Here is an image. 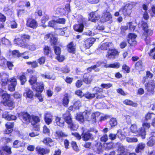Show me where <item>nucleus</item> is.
<instances>
[{
  "label": "nucleus",
  "instance_id": "1",
  "mask_svg": "<svg viewBox=\"0 0 155 155\" xmlns=\"http://www.w3.org/2000/svg\"><path fill=\"white\" fill-rule=\"evenodd\" d=\"M31 38V36L29 35L26 34H21L20 38L15 39V42L20 47L31 51H34L36 49L35 45L34 44H29L26 42L27 41L30 40Z\"/></svg>",
  "mask_w": 155,
  "mask_h": 155
},
{
  "label": "nucleus",
  "instance_id": "2",
  "mask_svg": "<svg viewBox=\"0 0 155 155\" xmlns=\"http://www.w3.org/2000/svg\"><path fill=\"white\" fill-rule=\"evenodd\" d=\"M141 27L143 30L142 37H144V40L147 45H148L150 42L148 38L151 36L153 34V31L151 28H149V26L147 22L144 21H141Z\"/></svg>",
  "mask_w": 155,
  "mask_h": 155
},
{
  "label": "nucleus",
  "instance_id": "3",
  "mask_svg": "<svg viewBox=\"0 0 155 155\" xmlns=\"http://www.w3.org/2000/svg\"><path fill=\"white\" fill-rule=\"evenodd\" d=\"M2 101L0 102V108L2 107V104L4 106L9 107H14L15 102L11 99V95L7 93H4L1 95Z\"/></svg>",
  "mask_w": 155,
  "mask_h": 155
},
{
  "label": "nucleus",
  "instance_id": "4",
  "mask_svg": "<svg viewBox=\"0 0 155 155\" xmlns=\"http://www.w3.org/2000/svg\"><path fill=\"white\" fill-rule=\"evenodd\" d=\"M85 119L87 121L96 122V118L100 115L99 112H96L91 114V110H85L82 113Z\"/></svg>",
  "mask_w": 155,
  "mask_h": 155
},
{
  "label": "nucleus",
  "instance_id": "5",
  "mask_svg": "<svg viewBox=\"0 0 155 155\" xmlns=\"http://www.w3.org/2000/svg\"><path fill=\"white\" fill-rule=\"evenodd\" d=\"M136 5L137 3L134 2L127 3L119 9V12L121 11L124 16L130 15L131 13L132 9L136 6Z\"/></svg>",
  "mask_w": 155,
  "mask_h": 155
},
{
  "label": "nucleus",
  "instance_id": "6",
  "mask_svg": "<svg viewBox=\"0 0 155 155\" xmlns=\"http://www.w3.org/2000/svg\"><path fill=\"white\" fill-rule=\"evenodd\" d=\"M18 117L24 124L28 125L31 122V115L27 111H21L18 113Z\"/></svg>",
  "mask_w": 155,
  "mask_h": 155
},
{
  "label": "nucleus",
  "instance_id": "7",
  "mask_svg": "<svg viewBox=\"0 0 155 155\" xmlns=\"http://www.w3.org/2000/svg\"><path fill=\"white\" fill-rule=\"evenodd\" d=\"M90 132H94L95 133L98 132V131L94 130V129H90L89 130H87L86 132L84 131L81 134L82 138L83 140L84 141H87L89 140H93L94 137L93 135L90 133Z\"/></svg>",
  "mask_w": 155,
  "mask_h": 155
},
{
  "label": "nucleus",
  "instance_id": "8",
  "mask_svg": "<svg viewBox=\"0 0 155 155\" xmlns=\"http://www.w3.org/2000/svg\"><path fill=\"white\" fill-rule=\"evenodd\" d=\"M55 56V59L59 62H61L65 60L64 55H61V48L59 46H54L53 47Z\"/></svg>",
  "mask_w": 155,
  "mask_h": 155
},
{
  "label": "nucleus",
  "instance_id": "9",
  "mask_svg": "<svg viewBox=\"0 0 155 155\" xmlns=\"http://www.w3.org/2000/svg\"><path fill=\"white\" fill-rule=\"evenodd\" d=\"M120 52L115 48H112L109 49L106 55V57L108 59H114L118 57Z\"/></svg>",
  "mask_w": 155,
  "mask_h": 155
},
{
  "label": "nucleus",
  "instance_id": "10",
  "mask_svg": "<svg viewBox=\"0 0 155 155\" xmlns=\"http://www.w3.org/2000/svg\"><path fill=\"white\" fill-rule=\"evenodd\" d=\"M144 86L145 89L148 93L151 94L154 93L155 88V81L154 80H150L146 83Z\"/></svg>",
  "mask_w": 155,
  "mask_h": 155
},
{
  "label": "nucleus",
  "instance_id": "11",
  "mask_svg": "<svg viewBox=\"0 0 155 155\" xmlns=\"http://www.w3.org/2000/svg\"><path fill=\"white\" fill-rule=\"evenodd\" d=\"M50 38L49 42L51 46H56V45L58 44V38L52 33L47 34L44 36V39L46 40H48Z\"/></svg>",
  "mask_w": 155,
  "mask_h": 155
},
{
  "label": "nucleus",
  "instance_id": "12",
  "mask_svg": "<svg viewBox=\"0 0 155 155\" xmlns=\"http://www.w3.org/2000/svg\"><path fill=\"white\" fill-rule=\"evenodd\" d=\"M137 37V35L134 33H129L128 34L127 40L130 46H134L137 45V42L136 40Z\"/></svg>",
  "mask_w": 155,
  "mask_h": 155
},
{
  "label": "nucleus",
  "instance_id": "13",
  "mask_svg": "<svg viewBox=\"0 0 155 155\" xmlns=\"http://www.w3.org/2000/svg\"><path fill=\"white\" fill-rule=\"evenodd\" d=\"M26 25L27 27L33 29H35L38 27V24L35 19L28 18L26 19Z\"/></svg>",
  "mask_w": 155,
  "mask_h": 155
},
{
  "label": "nucleus",
  "instance_id": "14",
  "mask_svg": "<svg viewBox=\"0 0 155 155\" xmlns=\"http://www.w3.org/2000/svg\"><path fill=\"white\" fill-rule=\"evenodd\" d=\"M32 89L36 93H41L44 89V85L42 81L38 82L31 87Z\"/></svg>",
  "mask_w": 155,
  "mask_h": 155
},
{
  "label": "nucleus",
  "instance_id": "15",
  "mask_svg": "<svg viewBox=\"0 0 155 155\" xmlns=\"http://www.w3.org/2000/svg\"><path fill=\"white\" fill-rule=\"evenodd\" d=\"M95 92L94 94L96 99H102L104 98L105 96L103 92V90L101 88L95 87L93 89Z\"/></svg>",
  "mask_w": 155,
  "mask_h": 155
},
{
  "label": "nucleus",
  "instance_id": "16",
  "mask_svg": "<svg viewBox=\"0 0 155 155\" xmlns=\"http://www.w3.org/2000/svg\"><path fill=\"white\" fill-rule=\"evenodd\" d=\"M10 84L8 86V90L10 92H13L15 91V87L17 85V80L15 76L13 77L9 80Z\"/></svg>",
  "mask_w": 155,
  "mask_h": 155
},
{
  "label": "nucleus",
  "instance_id": "17",
  "mask_svg": "<svg viewBox=\"0 0 155 155\" xmlns=\"http://www.w3.org/2000/svg\"><path fill=\"white\" fill-rule=\"evenodd\" d=\"M43 53L45 56L51 59H52L54 56V54L51 48L48 45H45L44 46Z\"/></svg>",
  "mask_w": 155,
  "mask_h": 155
},
{
  "label": "nucleus",
  "instance_id": "18",
  "mask_svg": "<svg viewBox=\"0 0 155 155\" xmlns=\"http://www.w3.org/2000/svg\"><path fill=\"white\" fill-rule=\"evenodd\" d=\"M14 125V122H8L6 123L5 125L6 128L3 131V134H11L13 131Z\"/></svg>",
  "mask_w": 155,
  "mask_h": 155
},
{
  "label": "nucleus",
  "instance_id": "19",
  "mask_svg": "<svg viewBox=\"0 0 155 155\" xmlns=\"http://www.w3.org/2000/svg\"><path fill=\"white\" fill-rule=\"evenodd\" d=\"M35 151L38 155H45L48 154L50 152V150L48 148H43L37 146L35 148Z\"/></svg>",
  "mask_w": 155,
  "mask_h": 155
},
{
  "label": "nucleus",
  "instance_id": "20",
  "mask_svg": "<svg viewBox=\"0 0 155 155\" xmlns=\"http://www.w3.org/2000/svg\"><path fill=\"white\" fill-rule=\"evenodd\" d=\"M112 18V15L109 12L106 11L103 12L100 21L102 23H104L109 21Z\"/></svg>",
  "mask_w": 155,
  "mask_h": 155
},
{
  "label": "nucleus",
  "instance_id": "21",
  "mask_svg": "<svg viewBox=\"0 0 155 155\" xmlns=\"http://www.w3.org/2000/svg\"><path fill=\"white\" fill-rule=\"evenodd\" d=\"M28 51H25L23 53H20L19 51L17 50H14L12 51V54L15 57L19 58L22 57L23 58L25 59H27L29 58V57L28 55L26 56H23V54L24 53H28Z\"/></svg>",
  "mask_w": 155,
  "mask_h": 155
},
{
  "label": "nucleus",
  "instance_id": "22",
  "mask_svg": "<svg viewBox=\"0 0 155 155\" xmlns=\"http://www.w3.org/2000/svg\"><path fill=\"white\" fill-rule=\"evenodd\" d=\"M100 18V15L96 12H92L89 14V19L92 22H96Z\"/></svg>",
  "mask_w": 155,
  "mask_h": 155
},
{
  "label": "nucleus",
  "instance_id": "23",
  "mask_svg": "<svg viewBox=\"0 0 155 155\" xmlns=\"http://www.w3.org/2000/svg\"><path fill=\"white\" fill-rule=\"evenodd\" d=\"M55 123L56 125L60 127H63L64 125L65 121L64 118L58 116H55Z\"/></svg>",
  "mask_w": 155,
  "mask_h": 155
},
{
  "label": "nucleus",
  "instance_id": "24",
  "mask_svg": "<svg viewBox=\"0 0 155 155\" xmlns=\"http://www.w3.org/2000/svg\"><path fill=\"white\" fill-rule=\"evenodd\" d=\"M68 52L71 54H74L76 51V45L73 41L69 43L66 46Z\"/></svg>",
  "mask_w": 155,
  "mask_h": 155
},
{
  "label": "nucleus",
  "instance_id": "25",
  "mask_svg": "<svg viewBox=\"0 0 155 155\" xmlns=\"http://www.w3.org/2000/svg\"><path fill=\"white\" fill-rule=\"evenodd\" d=\"M94 42L93 38H89L85 40L84 42L83 46L85 49H89L91 46Z\"/></svg>",
  "mask_w": 155,
  "mask_h": 155
},
{
  "label": "nucleus",
  "instance_id": "26",
  "mask_svg": "<svg viewBox=\"0 0 155 155\" xmlns=\"http://www.w3.org/2000/svg\"><path fill=\"white\" fill-rule=\"evenodd\" d=\"M53 115L50 112H47L45 115L44 120L47 125H49L52 123L53 120Z\"/></svg>",
  "mask_w": 155,
  "mask_h": 155
},
{
  "label": "nucleus",
  "instance_id": "27",
  "mask_svg": "<svg viewBox=\"0 0 155 155\" xmlns=\"http://www.w3.org/2000/svg\"><path fill=\"white\" fill-rule=\"evenodd\" d=\"M70 101L69 95L68 93H65L63 95L61 100L62 105L65 107H67Z\"/></svg>",
  "mask_w": 155,
  "mask_h": 155
},
{
  "label": "nucleus",
  "instance_id": "28",
  "mask_svg": "<svg viewBox=\"0 0 155 155\" xmlns=\"http://www.w3.org/2000/svg\"><path fill=\"white\" fill-rule=\"evenodd\" d=\"M54 136L56 140H59L61 138L67 137L68 135L61 130H57L55 132Z\"/></svg>",
  "mask_w": 155,
  "mask_h": 155
},
{
  "label": "nucleus",
  "instance_id": "29",
  "mask_svg": "<svg viewBox=\"0 0 155 155\" xmlns=\"http://www.w3.org/2000/svg\"><path fill=\"white\" fill-rule=\"evenodd\" d=\"M84 27V24L82 22L74 25L73 26V28L75 31L79 33H82L83 32Z\"/></svg>",
  "mask_w": 155,
  "mask_h": 155
},
{
  "label": "nucleus",
  "instance_id": "30",
  "mask_svg": "<svg viewBox=\"0 0 155 155\" xmlns=\"http://www.w3.org/2000/svg\"><path fill=\"white\" fill-rule=\"evenodd\" d=\"M114 47V44L112 42H107L102 44L100 48L102 50L106 51L109 50L110 48H113Z\"/></svg>",
  "mask_w": 155,
  "mask_h": 155
},
{
  "label": "nucleus",
  "instance_id": "31",
  "mask_svg": "<svg viewBox=\"0 0 155 155\" xmlns=\"http://www.w3.org/2000/svg\"><path fill=\"white\" fill-rule=\"evenodd\" d=\"M83 82L86 84H89L91 83L92 79L91 74L89 73H85L83 76Z\"/></svg>",
  "mask_w": 155,
  "mask_h": 155
},
{
  "label": "nucleus",
  "instance_id": "32",
  "mask_svg": "<svg viewBox=\"0 0 155 155\" xmlns=\"http://www.w3.org/2000/svg\"><path fill=\"white\" fill-rule=\"evenodd\" d=\"M145 147V144L143 143L140 142L138 143L136 147L135 151L137 153H141L143 151Z\"/></svg>",
  "mask_w": 155,
  "mask_h": 155
},
{
  "label": "nucleus",
  "instance_id": "33",
  "mask_svg": "<svg viewBox=\"0 0 155 155\" xmlns=\"http://www.w3.org/2000/svg\"><path fill=\"white\" fill-rule=\"evenodd\" d=\"M1 150L5 155H10L12 153L11 147L7 145L2 147Z\"/></svg>",
  "mask_w": 155,
  "mask_h": 155
},
{
  "label": "nucleus",
  "instance_id": "34",
  "mask_svg": "<svg viewBox=\"0 0 155 155\" xmlns=\"http://www.w3.org/2000/svg\"><path fill=\"white\" fill-rule=\"evenodd\" d=\"M62 116L64 117V122H65L67 124L73 121L72 117L71 114L69 113L68 114H64Z\"/></svg>",
  "mask_w": 155,
  "mask_h": 155
},
{
  "label": "nucleus",
  "instance_id": "35",
  "mask_svg": "<svg viewBox=\"0 0 155 155\" xmlns=\"http://www.w3.org/2000/svg\"><path fill=\"white\" fill-rule=\"evenodd\" d=\"M57 21L53 20L50 21L48 22V26L54 28L55 30H58L59 26Z\"/></svg>",
  "mask_w": 155,
  "mask_h": 155
},
{
  "label": "nucleus",
  "instance_id": "36",
  "mask_svg": "<svg viewBox=\"0 0 155 155\" xmlns=\"http://www.w3.org/2000/svg\"><path fill=\"white\" fill-rule=\"evenodd\" d=\"M17 78L19 80L21 85H24L27 81L25 72H23L22 74L20 76H17Z\"/></svg>",
  "mask_w": 155,
  "mask_h": 155
},
{
  "label": "nucleus",
  "instance_id": "37",
  "mask_svg": "<svg viewBox=\"0 0 155 155\" xmlns=\"http://www.w3.org/2000/svg\"><path fill=\"white\" fill-rule=\"evenodd\" d=\"M40 117L34 115H31V120L30 123L32 124H38L40 122Z\"/></svg>",
  "mask_w": 155,
  "mask_h": 155
},
{
  "label": "nucleus",
  "instance_id": "38",
  "mask_svg": "<svg viewBox=\"0 0 155 155\" xmlns=\"http://www.w3.org/2000/svg\"><path fill=\"white\" fill-rule=\"evenodd\" d=\"M123 103L125 105L134 107H137L138 106V104L137 103L134 102L128 99L124 100L123 101Z\"/></svg>",
  "mask_w": 155,
  "mask_h": 155
},
{
  "label": "nucleus",
  "instance_id": "39",
  "mask_svg": "<svg viewBox=\"0 0 155 155\" xmlns=\"http://www.w3.org/2000/svg\"><path fill=\"white\" fill-rule=\"evenodd\" d=\"M20 142L18 140H16L13 142L12 145V147L15 148H18L20 147H24L25 146V143L23 142Z\"/></svg>",
  "mask_w": 155,
  "mask_h": 155
},
{
  "label": "nucleus",
  "instance_id": "40",
  "mask_svg": "<svg viewBox=\"0 0 155 155\" xmlns=\"http://www.w3.org/2000/svg\"><path fill=\"white\" fill-rule=\"evenodd\" d=\"M24 94H25L26 98L30 99H33L34 96V93L33 91L29 88L27 89L24 93Z\"/></svg>",
  "mask_w": 155,
  "mask_h": 155
},
{
  "label": "nucleus",
  "instance_id": "41",
  "mask_svg": "<svg viewBox=\"0 0 155 155\" xmlns=\"http://www.w3.org/2000/svg\"><path fill=\"white\" fill-rule=\"evenodd\" d=\"M138 133V136H141L143 139H144L146 138V131L145 129L143 127L140 128L137 131Z\"/></svg>",
  "mask_w": 155,
  "mask_h": 155
},
{
  "label": "nucleus",
  "instance_id": "42",
  "mask_svg": "<svg viewBox=\"0 0 155 155\" xmlns=\"http://www.w3.org/2000/svg\"><path fill=\"white\" fill-rule=\"evenodd\" d=\"M38 78L35 75H32L30 78L28 82L31 87L37 83Z\"/></svg>",
  "mask_w": 155,
  "mask_h": 155
},
{
  "label": "nucleus",
  "instance_id": "43",
  "mask_svg": "<svg viewBox=\"0 0 155 155\" xmlns=\"http://www.w3.org/2000/svg\"><path fill=\"white\" fill-rule=\"evenodd\" d=\"M120 64L119 62H115L109 64H105L104 67L105 68H111L118 69L120 67Z\"/></svg>",
  "mask_w": 155,
  "mask_h": 155
},
{
  "label": "nucleus",
  "instance_id": "44",
  "mask_svg": "<svg viewBox=\"0 0 155 155\" xmlns=\"http://www.w3.org/2000/svg\"><path fill=\"white\" fill-rule=\"evenodd\" d=\"M78 125L73 121L68 124V127L71 131H75L78 128Z\"/></svg>",
  "mask_w": 155,
  "mask_h": 155
},
{
  "label": "nucleus",
  "instance_id": "45",
  "mask_svg": "<svg viewBox=\"0 0 155 155\" xmlns=\"http://www.w3.org/2000/svg\"><path fill=\"white\" fill-rule=\"evenodd\" d=\"M76 119L80 124H84V117L82 113L77 114Z\"/></svg>",
  "mask_w": 155,
  "mask_h": 155
},
{
  "label": "nucleus",
  "instance_id": "46",
  "mask_svg": "<svg viewBox=\"0 0 155 155\" xmlns=\"http://www.w3.org/2000/svg\"><path fill=\"white\" fill-rule=\"evenodd\" d=\"M153 74L151 73L150 71H146V76L143 77L142 82L143 83H145L147 79L148 78L151 79L153 77Z\"/></svg>",
  "mask_w": 155,
  "mask_h": 155
},
{
  "label": "nucleus",
  "instance_id": "47",
  "mask_svg": "<svg viewBox=\"0 0 155 155\" xmlns=\"http://www.w3.org/2000/svg\"><path fill=\"white\" fill-rule=\"evenodd\" d=\"M135 68L137 70L141 71L143 68V63L141 60L138 61L135 64Z\"/></svg>",
  "mask_w": 155,
  "mask_h": 155
},
{
  "label": "nucleus",
  "instance_id": "48",
  "mask_svg": "<svg viewBox=\"0 0 155 155\" xmlns=\"http://www.w3.org/2000/svg\"><path fill=\"white\" fill-rule=\"evenodd\" d=\"M42 142L45 145L51 147V146L50 145V143L53 142V140L50 137H45L43 140Z\"/></svg>",
  "mask_w": 155,
  "mask_h": 155
},
{
  "label": "nucleus",
  "instance_id": "49",
  "mask_svg": "<svg viewBox=\"0 0 155 155\" xmlns=\"http://www.w3.org/2000/svg\"><path fill=\"white\" fill-rule=\"evenodd\" d=\"M84 97L87 99L92 100L95 97V95L94 93L87 92L84 94Z\"/></svg>",
  "mask_w": 155,
  "mask_h": 155
},
{
  "label": "nucleus",
  "instance_id": "50",
  "mask_svg": "<svg viewBox=\"0 0 155 155\" xmlns=\"http://www.w3.org/2000/svg\"><path fill=\"white\" fill-rule=\"evenodd\" d=\"M41 77L45 79H47L48 80H54V78H53V75L51 74L50 73H45V74H41Z\"/></svg>",
  "mask_w": 155,
  "mask_h": 155
},
{
  "label": "nucleus",
  "instance_id": "51",
  "mask_svg": "<svg viewBox=\"0 0 155 155\" xmlns=\"http://www.w3.org/2000/svg\"><path fill=\"white\" fill-rule=\"evenodd\" d=\"M122 69L124 73H129L130 71V67L125 64H124L122 66Z\"/></svg>",
  "mask_w": 155,
  "mask_h": 155
},
{
  "label": "nucleus",
  "instance_id": "52",
  "mask_svg": "<svg viewBox=\"0 0 155 155\" xmlns=\"http://www.w3.org/2000/svg\"><path fill=\"white\" fill-rule=\"evenodd\" d=\"M26 64L28 65H31V67L32 68H35L38 67V64L36 61H28Z\"/></svg>",
  "mask_w": 155,
  "mask_h": 155
},
{
  "label": "nucleus",
  "instance_id": "53",
  "mask_svg": "<svg viewBox=\"0 0 155 155\" xmlns=\"http://www.w3.org/2000/svg\"><path fill=\"white\" fill-rule=\"evenodd\" d=\"M152 115H155L153 113L147 112L144 117V121H147L150 120L152 117Z\"/></svg>",
  "mask_w": 155,
  "mask_h": 155
},
{
  "label": "nucleus",
  "instance_id": "54",
  "mask_svg": "<svg viewBox=\"0 0 155 155\" xmlns=\"http://www.w3.org/2000/svg\"><path fill=\"white\" fill-rule=\"evenodd\" d=\"M9 81V79L8 77L3 78L1 80V85L2 86H6Z\"/></svg>",
  "mask_w": 155,
  "mask_h": 155
},
{
  "label": "nucleus",
  "instance_id": "55",
  "mask_svg": "<svg viewBox=\"0 0 155 155\" xmlns=\"http://www.w3.org/2000/svg\"><path fill=\"white\" fill-rule=\"evenodd\" d=\"M96 150L99 152H101L102 150V146L100 143L97 142L94 145Z\"/></svg>",
  "mask_w": 155,
  "mask_h": 155
},
{
  "label": "nucleus",
  "instance_id": "56",
  "mask_svg": "<svg viewBox=\"0 0 155 155\" xmlns=\"http://www.w3.org/2000/svg\"><path fill=\"white\" fill-rule=\"evenodd\" d=\"M71 144L73 150L76 151H78L79 150L78 147L75 141H72L71 143Z\"/></svg>",
  "mask_w": 155,
  "mask_h": 155
},
{
  "label": "nucleus",
  "instance_id": "57",
  "mask_svg": "<svg viewBox=\"0 0 155 155\" xmlns=\"http://www.w3.org/2000/svg\"><path fill=\"white\" fill-rule=\"evenodd\" d=\"M74 94L80 98H82L84 97V94L82 91L80 89L74 92Z\"/></svg>",
  "mask_w": 155,
  "mask_h": 155
},
{
  "label": "nucleus",
  "instance_id": "58",
  "mask_svg": "<svg viewBox=\"0 0 155 155\" xmlns=\"http://www.w3.org/2000/svg\"><path fill=\"white\" fill-rule=\"evenodd\" d=\"M46 59L45 56H41L38 58V63L40 65H42L44 64L45 62Z\"/></svg>",
  "mask_w": 155,
  "mask_h": 155
},
{
  "label": "nucleus",
  "instance_id": "59",
  "mask_svg": "<svg viewBox=\"0 0 155 155\" xmlns=\"http://www.w3.org/2000/svg\"><path fill=\"white\" fill-rule=\"evenodd\" d=\"M109 123L111 127H114L117 124V121L116 118H112L110 120Z\"/></svg>",
  "mask_w": 155,
  "mask_h": 155
},
{
  "label": "nucleus",
  "instance_id": "60",
  "mask_svg": "<svg viewBox=\"0 0 155 155\" xmlns=\"http://www.w3.org/2000/svg\"><path fill=\"white\" fill-rule=\"evenodd\" d=\"M126 140L129 143H136L138 141V139L135 137H129L126 138Z\"/></svg>",
  "mask_w": 155,
  "mask_h": 155
},
{
  "label": "nucleus",
  "instance_id": "61",
  "mask_svg": "<svg viewBox=\"0 0 155 155\" xmlns=\"http://www.w3.org/2000/svg\"><path fill=\"white\" fill-rule=\"evenodd\" d=\"M112 86V84L110 83L107 84L102 83L101 85V87L102 89L105 88L107 89L111 87Z\"/></svg>",
  "mask_w": 155,
  "mask_h": 155
},
{
  "label": "nucleus",
  "instance_id": "62",
  "mask_svg": "<svg viewBox=\"0 0 155 155\" xmlns=\"http://www.w3.org/2000/svg\"><path fill=\"white\" fill-rule=\"evenodd\" d=\"M83 81L81 79L77 80L75 83V85L77 88L81 87L83 84Z\"/></svg>",
  "mask_w": 155,
  "mask_h": 155
},
{
  "label": "nucleus",
  "instance_id": "63",
  "mask_svg": "<svg viewBox=\"0 0 155 155\" xmlns=\"http://www.w3.org/2000/svg\"><path fill=\"white\" fill-rule=\"evenodd\" d=\"M58 24L64 25L65 24L66 20L64 18H58L56 20Z\"/></svg>",
  "mask_w": 155,
  "mask_h": 155
},
{
  "label": "nucleus",
  "instance_id": "64",
  "mask_svg": "<svg viewBox=\"0 0 155 155\" xmlns=\"http://www.w3.org/2000/svg\"><path fill=\"white\" fill-rule=\"evenodd\" d=\"M73 78L72 77H70L69 76H67L64 81L68 84H71L73 82Z\"/></svg>",
  "mask_w": 155,
  "mask_h": 155
}]
</instances>
